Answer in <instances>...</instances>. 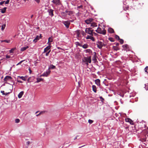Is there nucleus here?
I'll use <instances>...</instances> for the list:
<instances>
[{
	"instance_id": "nucleus-1",
	"label": "nucleus",
	"mask_w": 148,
	"mask_h": 148,
	"mask_svg": "<svg viewBox=\"0 0 148 148\" xmlns=\"http://www.w3.org/2000/svg\"><path fill=\"white\" fill-rule=\"evenodd\" d=\"M13 86L10 85L8 88V89H9V90L8 91V92H7L6 93H5L4 91H1V92L2 94L3 95H7L8 94H9L10 93L12 92V90L13 89Z\"/></svg>"
},
{
	"instance_id": "nucleus-2",
	"label": "nucleus",
	"mask_w": 148,
	"mask_h": 148,
	"mask_svg": "<svg viewBox=\"0 0 148 148\" xmlns=\"http://www.w3.org/2000/svg\"><path fill=\"white\" fill-rule=\"evenodd\" d=\"M97 33L102 34L103 35H105L106 33V31L105 29H103V30H102L101 28L100 27H98L97 29L95 31Z\"/></svg>"
},
{
	"instance_id": "nucleus-3",
	"label": "nucleus",
	"mask_w": 148,
	"mask_h": 148,
	"mask_svg": "<svg viewBox=\"0 0 148 148\" xmlns=\"http://www.w3.org/2000/svg\"><path fill=\"white\" fill-rule=\"evenodd\" d=\"M83 61L86 62V64L88 65V63H91V57H84L83 59Z\"/></svg>"
},
{
	"instance_id": "nucleus-4",
	"label": "nucleus",
	"mask_w": 148,
	"mask_h": 148,
	"mask_svg": "<svg viewBox=\"0 0 148 148\" xmlns=\"http://www.w3.org/2000/svg\"><path fill=\"white\" fill-rule=\"evenodd\" d=\"M93 30L91 28H86L85 29V32L86 33H87L92 36L93 35Z\"/></svg>"
},
{
	"instance_id": "nucleus-5",
	"label": "nucleus",
	"mask_w": 148,
	"mask_h": 148,
	"mask_svg": "<svg viewBox=\"0 0 148 148\" xmlns=\"http://www.w3.org/2000/svg\"><path fill=\"white\" fill-rule=\"evenodd\" d=\"M62 23L64 24L66 27L68 28L69 27V25L70 24V23L69 21H64L62 22Z\"/></svg>"
},
{
	"instance_id": "nucleus-6",
	"label": "nucleus",
	"mask_w": 148,
	"mask_h": 148,
	"mask_svg": "<svg viewBox=\"0 0 148 148\" xmlns=\"http://www.w3.org/2000/svg\"><path fill=\"white\" fill-rule=\"evenodd\" d=\"M97 47L99 49H101L103 46V43L102 42L98 41L97 44Z\"/></svg>"
},
{
	"instance_id": "nucleus-7",
	"label": "nucleus",
	"mask_w": 148,
	"mask_h": 148,
	"mask_svg": "<svg viewBox=\"0 0 148 148\" xmlns=\"http://www.w3.org/2000/svg\"><path fill=\"white\" fill-rule=\"evenodd\" d=\"M52 2L56 5H59L61 4L60 0H53Z\"/></svg>"
},
{
	"instance_id": "nucleus-8",
	"label": "nucleus",
	"mask_w": 148,
	"mask_h": 148,
	"mask_svg": "<svg viewBox=\"0 0 148 148\" xmlns=\"http://www.w3.org/2000/svg\"><path fill=\"white\" fill-rule=\"evenodd\" d=\"M51 71L49 70H48L47 71L44 72L42 74L40 75V76H45L47 77L50 73Z\"/></svg>"
},
{
	"instance_id": "nucleus-9",
	"label": "nucleus",
	"mask_w": 148,
	"mask_h": 148,
	"mask_svg": "<svg viewBox=\"0 0 148 148\" xmlns=\"http://www.w3.org/2000/svg\"><path fill=\"white\" fill-rule=\"evenodd\" d=\"M53 10L52 9H48L47 12L49 13V15L51 16H53L54 15L53 13Z\"/></svg>"
},
{
	"instance_id": "nucleus-10",
	"label": "nucleus",
	"mask_w": 148,
	"mask_h": 148,
	"mask_svg": "<svg viewBox=\"0 0 148 148\" xmlns=\"http://www.w3.org/2000/svg\"><path fill=\"white\" fill-rule=\"evenodd\" d=\"M93 19L91 18H89V19L85 21V22L87 24H89L92 22Z\"/></svg>"
},
{
	"instance_id": "nucleus-11",
	"label": "nucleus",
	"mask_w": 148,
	"mask_h": 148,
	"mask_svg": "<svg viewBox=\"0 0 148 148\" xmlns=\"http://www.w3.org/2000/svg\"><path fill=\"white\" fill-rule=\"evenodd\" d=\"M122 47L123 48V49L124 50L127 51L129 50V46L127 44L123 45Z\"/></svg>"
},
{
	"instance_id": "nucleus-12",
	"label": "nucleus",
	"mask_w": 148,
	"mask_h": 148,
	"mask_svg": "<svg viewBox=\"0 0 148 148\" xmlns=\"http://www.w3.org/2000/svg\"><path fill=\"white\" fill-rule=\"evenodd\" d=\"M86 38L87 39H90L91 40L93 41H95V39L92 36L88 35L86 37Z\"/></svg>"
},
{
	"instance_id": "nucleus-13",
	"label": "nucleus",
	"mask_w": 148,
	"mask_h": 148,
	"mask_svg": "<svg viewBox=\"0 0 148 148\" xmlns=\"http://www.w3.org/2000/svg\"><path fill=\"white\" fill-rule=\"evenodd\" d=\"M125 120L126 122H129L131 124H133V121L130 119L129 118H127L125 119Z\"/></svg>"
},
{
	"instance_id": "nucleus-14",
	"label": "nucleus",
	"mask_w": 148,
	"mask_h": 148,
	"mask_svg": "<svg viewBox=\"0 0 148 148\" xmlns=\"http://www.w3.org/2000/svg\"><path fill=\"white\" fill-rule=\"evenodd\" d=\"M51 44L50 43L49 44V46H47L44 49V51L43 52V53H45L47 52L48 51L50 48L51 46L50 45Z\"/></svg>"
},
{
	"instance_id": "nucleus-15",
	"label": "nucleus",
	"mask_w": 148,
	"mask_h": 148,
	"mask_svg": "<svg viewBox=\"0 0 148 148\" xmlns=\"http://www.w3.org/2000/svg\"><path fill=\"white\" fill-rule=\"evenodd\" d=\"M95 82L96 84L98 86L100 85V81L99 79H97L95 80Z\"/></svg>"
},
{
	"instance_id": "nucleus-16",
	"label": "nucleus",
	"mask_w": 148,
	"mask_h": 148,
	"mask_svg": "<svg viewBox=\"0 0 148 148\" xmlns=\"http://www.w3.org/2000/svg\"><path fill=\"white\" fill-rule=\"evenodd\" d=\"M12 79V77L8 75L7 76L5 77L4 79V81L7 82L8 80L11 79Z\"/></svg>"
},
{
	"instance_id": "nucleus-17",
	"label": "nucleus",
	"mask_w": 148,
	"mask_h": 148,
	"mask_svg": "<svg viewBox=\"0 0 148 148\" xmlns=\"http://www.w3.org/2000/svg\"><path fill=\"white\" fill-rule=\"evenodd\" d=\"M24 94L23 91H21L20 92L18 95V97L19 98H21Z\"/></svg>"
},
{
	"instance_id": "nucleus-18",
	"label": "nucleus",
	"mask_w": 148,
	"mask_h": 148,
	"mask_svg": "<svg viewBox=\"0 0 148 148\" xmlns=\"http://www.w3.org/2000/svg\"><path fill=\"white\" fill-rule=\"evenodd\" d=\"M108 31V32L110 33H113L114 32V29L111 28H109Z\"/></svg>"
},
{
	"instance_id": "nucleus-19",
	"label": "nucleus",
	"mask_w": 148,
	"mask_h": 148,
	"mask_svg": "<svg viewBox=\"0 0 148 148\" xmlns=\"http://www.w3.org/2000/svg\"><path fill=\"white\" fill-rule=\"evenodd\" d=\"M65 12L68 15H70L73 14V12L71 11H68L66 10L65 11Z\"/></svg>"
},
{
	"instance_id": "nucleus-20",
	"label": "nucleus",
	"mask_w": 148,
	"mask_h": 148,
	"mask_svg": "<svg viewBox=\"0 0 148 148\" xmlns=\"http://www.w3.org/2000/svg\"><path fill=\"white\" fill-rule=\"evenodd\" d=\"M28 48H29V47L28 46H27L25 47H22L21 48V51H24Z\"/></svg>"
},
{
	"instance_id": "nucleus-21",
	"label": "nucleus",
	"mask_w": 148,
	"mask_h": 148,
	"mask_svg": "<svg viewBox=\"0 0 148 148\" xmlns=\"http://www.w3.org/2000/svg\"><path fill=\"white\" fill-rule=\"evenodd\" d=\"M56 68L55 66L53 65V64H51L50 66V67L49 68V69H55Z\"/></svg>"
},
{
	"instance_id": "nucleus-22",
	"label": "nucleus",
	"mask_w": 148,
	"mask_h": 148,
	"mask_svg": "<svg viewBox=\"0 0 148 148\" xmlns=\"http://www.w3.org/2000/svg\"><path fill=\"white\" fill-rule=\"evenodd\" d=\"M92 88L93 91L95 92H97V88L95 86L92 85Z\"/></svg>"
},
{
	"instance_id": "nucleus-23",
	"label": "nucleus",
	"mask_w": 148,
	"mask_h": 148,
	"mask_svg": "<svg viewBox=\"0 0 148 148\" xmlns=\"http://www.w3.org/2000/svg\"><path fill=\"white\" fill-rule=\"evenodd\" d=\"M95 54L96 53H95V54L94 56L92 59V60L94 61V62H95L97 61L96 55Z\"/></svg>"
},
{
	"instance_id": "nucleus-24",
	"label": "nucleus",
	"mask_w": 148,
	"mask_h": 148,
	"mask_svg": "<svg viewBox=\"0 0 148 148\" xmlns=\"http://www.w3.org/2000/svg\"><path fill=\"white\" fill-rule=\"evenodd\" d=\"M6 9L7 8L4 7L3 9H1V12L2 13H4L5 12Z\"/></svg>"
},
{
	"instance_id": "nucleus-25",
	"label": "nucleus",
	"mask_w": 148,
	"mask_h": 148,
	"mask_svg": "<svg viewBox=\"0 0 148 148\" xmlns=\"http://www.w3.org/2000/svg\"><path fill=\"white\" fill-rule=\"evenodd\" d=\"M90 26L91 27H96L97 26V24L95 23H91V25Z\"/></svg>"
},
{
	"instance_id": "nucleus-26",
	"label": "nucleus",
	"mask_w": 148,
	"mask_h": 148,
	"mask_svg": "<svg viewBox=\"0 0 148 148\" xmlns=\"http://www.w3.org/2000/svg\"><path fill=\"white\" fill-rule=\"evenodd\" d=\"M39 37L38 36H37L36 38L34 40L33 42H36L37 40H39Z\"/></svg>"
},
{
	"instance_id": "nucleus-27",
	"label": "nucleus",
	"mask_w": 148,
	"mask_h": 148,
	"mask_svg": "<svg viewBox=\"0 0 148 148\" xmlns=\"http://www.w3.org/2000/svg\"><path fill=\"white\" fill-rule=\"evenodd\" d=\"M37 80L36 82H37V83H38L41 81L43 80V79L41 78H37Z\"/></svg>"
},
{
	"instance_id": "nucleus-28",
	"label": "nucleus",
	"mask_w": 148,
	"mask_h": 148,
	"mask_svg": "<svg viewBox=\"0 0 148 148\" xmlns=\"http://www.w3.org/2000/svg\"><path fill=\"white\" fill-rule=\"evenodd\" d=\"M82 47L83 48L86 49L88 48V45L87 44H84L83 45H82Z\"/></svg>"
},
{
	"instance_id": "nucleus-29",
	"label": "nucleus",
	"mask_w": 148,
	"mask_h": 148,
	"mask_svg": "<svg viewBox=\"0 0 148 148\" xmlns=\"http://www.w3.org/2000/svg\"><path fill=\"white\" fill-rule=\"evenodd\" d=\"M48 42H51L53 41V39L51 37H49L48 40Z\"/></svg>"
},
{
	"instance_id": "nucleus-30",
	"label": "nucleus",
	"mask_w": 148,
	"mask_h": 148,
	"mask_svg": "<svg viewBox=\"0 0 148 148\" xmlns=\"http://www.w3.org/2000/svg\"><path fill=\"white\" fill-rule=\"evenodd\" d=\"M113 47L114 50L116 51H117L119 49L116 46H114Z\"/></svg>"
},
{
	"instance_id": "nucleus-31",
	"label": "nucleus",
	"mask_w": 148,
	"mask_h": 148,
	"mask_svg": "<svg viewBox=\"0 0 148 148\" xmlns=\"http://www.w3.org/2000/svg\"><path fill=\"white\" fill-rule=\"evenodd\" d=\"M6 26V24H5L1 26V30L2 31H3L4 29Z\"/></svg>"
},
{
	"instance_id": "nucleus-32",
	"label": "nucleus",
	"mask_w": 148,
	"mask_h": 148,
	"mask_svg": "<svg viewBox=\"0 0 148 148\" xmlns=\"http://www.w3.org/2000/svg\"><path fill=\"white\" fill-rule=\"evenodd\" d=\"M111 42H113L114 41V39L112 38H109L108 39Z\"/></svg>"
},
{
	"instance_id": "nucleus-33",
	"label": "nucleus",
	"mask_w": 148,
	"mask_h": 148,
	"mask_svg": "<svg viewBox=\"0 0 148 148\" xmlns=\"http://www.w3.org/2000/svg\"><path fill=\"white\" fill-rule=\"evenodd\" d=\"M16 48H12V49H11L10 50V53H12L13 52V51H14V50L16 49Z\"/></svg>"
},
{
	"instance_id": "nucleus-34",
	"label": "nucleus",
	"mask_w": 148,
	"mask_h": 148,
	"mask_svg": "<svg viewBox=\"0 0 148 148\" xmlns=\"http://www.w3.org/2000/svg\"><path fill=\"white\" fill-rule=\"evenodd\" d=\"M3 41L4 42H7L8 43H10V40H4Z\"/></svg>"
},
{
	"instance_id": "nucleus-35",
	"label": "nucleus",
	"mask_w": 148,
	"mask_h": 148,
	"mask_svg": "<svg viewBox=\"0 0 148 148\" xmlns=\"http://www.w3.org/2000/svg\"><path fill=\"white\" fill-rule=\"evenodd\" d=\"M119 40V42L121 44H123V43L124 41L122 39H120Z\"/></svg>"
},
{
	"instance_id": "nucleus-36",
	"label": "nucleus",
	"mask_w": 148,
	"mask_h": 148,
	"mask_svg": "<svg viewBox=\"0 0 148 148\" xmlns=\"http://www.w3.org/2000/svg\"><path fill=\"white\" fill-rule=\"evenodd\" d=\"M75 43L76 45L79 46L80 47H82V45L79 42H76Z\"/></svg>"
},
{
	"instance_id": "nucleus-37",
	"label": "nucleus",
	"mask_w": 148,
	"mask_h": 148,
	"mask_svg": "<svg viewBox=\"0 0 148 148\" xmlns=\"http://www.w3.org/2000/svg\"><path fill=\"white\" fill-rule=\"evenodd\" d=\"M93 122V121L90 119H89L88 120V122L90 124H91Z\"/></svg>"
},
{
	"instance_id": "nucleus-38",
	"label": "nucleus",
	"mask_w": 148,
	"mask_h": 148,
	"mask_svg": "<svg viewBox=\"0 0 148 148\" xmlns=\"http://www.w3.org/2000/svg\"><path fill=\"white\" fill-rule=\"evenodd\" d=\"M19 77H20L21 79H22L23 80L25 81L26 80V79L24 77H23V76H21V77L19 76Z\"/></svg>"
},
{
	"instance_id": "nucleus-39",
	"label": "nucleus",
	"mask_w": 148,
	"mask_h": 148,
	"mask_svg": "<svg viewBox=\"0 0 148 148\" xmlns=\"http://www.w3.org/2000/svg\"><path fill=\"white\" fill-rule=\"evenodd\" d=\"M15 122L16 123H18L20 122V120L18 119H16L15 120Z\"/></svg>"
},
{
	"instance_id": "nucleus-40",
	"label": "nucleus",
	"mask_w": 148,
	"mask_h": 148,
	"mask_svg": "<svg viewBox=\"0 0 148 148\" xmlns=\"http://www.w3.org/2000/svg\"><path fill=\"white\" fill-rule=\"evenodd\" d=\"M115 38H116V39H118V40H119L120 39V38H119V36L117 35H116L115 36Z\"/></svg>"
},
{
	"instance_id": "nucleus-41",
	"label": "nucleus",
	"mask_w": 148,
	"mask_h": 148,
	"mask_svg": "<svg viewBox=\"0 0 148 148\" xmlns=\"http://www.w3.org/2000/svg\"><path fill=\"white\" fill-rule=\"evenodd\" d=\"M145 71L148 73V66L146 67L145 69Z\"/></svg>"
},
{
	"instance_id": "nucleus-42",
	"label": "nucleus",
	"mask_w": 148,
	"mask_h": 148,
	"mask_svg": "<svg viewBox=\"0 0 148 148\" xmlns=\"http://www.w3.org/2000/svg\"><path fill=\"white\" fill-rule=\"evenodd\" d=\"M30 142L29 141H28L26 143V144L27 146H29V145L30 144Z\"/></svg>"
},
{
	"instance_id": "nucleus-43",
	"label": "nucleus",
	"mask_w": 148,
	"mask_h": 148,
	"mask_svg": "<svg viewBox=\"0 0 148 148\" xmlns=\"http://www.w3.org/2000/svg\"><path fill=\"white\" fill-rule=\"evenodd\" d=\"M51 51V50H50L47 53H46L45 55L46 56H47L49 55V53Z\"/></svg>"
},
{
	"instance_id": "nucleus-44",
	"label": "nucleus",
	"mask_w": 148,
	"mask_h": 148,
	"mask_svg": "<svg viewBox=\"0 0 148 148\" xmlns=\"http://www.w3.org/2000/svg\"><path fill=\"white\" fill-rule=\"evenodd\" d=\"M5 2V1H2L0 2V5H2Z\"/></svg>"
},
{
	"instance_id": "nucleus-45",
	"label": "nucleus",
	"mask_w": 148,
	"mask_h": 148,
	"mask_svg": "<svg viewBox=\"0 0 148 148\" xmlns=\"http://www.w3.org/2000/svg\"><path fill=\"white\" fill-rule=\"evenodd\" d=\"M10 1L9 0H7L6 1H5V4H8L9 3Z\"/></svg>"
},
{
	"instance_id": "nucleus-46",
	"label": "nucleus",
	"mask_w": 148,
	"mask_h": 148,
	"mask_svg": "<svg viewBox=\"0 0 148 148\" xmlns=\"http://www.w3.org/2000/svg\"><path fill=\"white\" fill-rule=\"evenodd\" d=\"M10 56L9 55H6V58H7V59L9 58H10Z\"/></svg>"
},
{
	"instance_id": "nucleus-47",
	"label": "nucleus",
	"mask_w": 148,
	"mask_h": 148,
	"mask_svg": "<svg viewBox=\"0 0 148 148\" xmlns=\"http://www.w3.org/2000/svg\"><path fill=\"white\" fill-rule=\"evenodd\" d=\"M99 98L101 100V101H103L104 100V99L102 97H100Z\"/></svg>"
},
{
	"instance_id": "nucleus-48",
	"label": "nucleus",
	"mask_w": 148,
	"mask_h": 148,
	"mask_svg": "<svg viewBox=\"0 0 148 148\" xmlns=\"http://www.w3.org/2000/svg\"><path fill=\"white\" fill-rule=\"evenodd\" d=\"M90 51L91 50L90 49H88L86 50V52H90Z\"/></svg>"
},
{
	"instance_id": "nucleus-49",
	"label": "nucleus",
	"mask_w": 148,
	"mask_h": 148,
	"mask_svg": "<svg viewBox=\"0 0 148 148\" xmlns=\"http://www.w3.org/2000/svg\"><path fill=\"white\" fill-rule=\"evenodd\" d=\"M35 1L38 3H39L40 2V0H35Z\"/></svg>"
},
{
	"instance_id": "nucleus-50",
	"label": "nucleus",
	"mask_w": 148,
	"mask_h": 148,
	"mask_svg": "<svg viewBox=\"0 0 148 148\" xmlns=\"http://www.w3.org/2000/svg\"><path fill=\"white\" fill-rule=\"evenodd\" d=\"M24 60H22L19 63H18V64L17 65H18V64H21L23 62V61Z\"/></svg>"
},
{
	"instance_id": "nucleus-51",
	"label": "nucleus",
	"mask_w": 148,
	"mask_h": 148,
	"mask_svg": "<svg viewBox=\"0 0 148 148\" xmlns=\"http://www.w3.org/2000/svg\"><path fill=\"white\" fill-rule=\"evenodd\" d=\"M17 81L18 82H19V83H22V82L21 80H18Z\"/></svg>"
},
{
	"instance_id": "nucleus-52",
	"label": "nucleus",
	"mask_w": 148,
	"mask_h": 148,
	"mask_svg": "<svg viewBox=\"0 0 148 148\" xmlns=\"http://www.w3.org/2000/svg\"><path fill=\"white\" fill-rule=\"evenodd\" d=\"M115 44L116 46H118L119 45V43H116Z\"/></svg>"
},
{
	"instance_id": "nucleus-53",
	"label": "nucleus",
	"mask_w": 148,
	"mask_h": 148,
	"mask_svg": "<svg viewBox=\"0 0 148 148\" xmlns=\"http://www.w3.org/2000/svg\"><path fill=\"white\" fill-rule=\"evenodd\" d=\"M82 7V5H80V6H78V8H81Z\"/></svg>"
},
{
	"instance_id": "nucleus-54",
	"label": "nucleus",
	"mask_w": 148,
	"mask_h": 148,
	"mask_svg": "<svg viewBox=\"0 0 148 148\" xmlns=\"http://www.w3.org/2000/svg\"><path fill=\"white\" fill-rule=\"evenodd\" d=\"M82 34L83 35H84L85 34L84 33V31H83L82 33Z\"/></svg>"
},
{
	"instance_id": "nucleus-55",
	"label": "nucleus",
	"mask_w": 148,
	"mask_h": 148,
	"mask_svg": "<svg viewBox=\"0 0 148 148\" xmlns=\"http://www.w3.org/2000/svg\"><path fill=\"white\" fill-rule=\"evenodd\" d=\"M40 115V114L39 113V114H36V116H39Z\"/></svg>"
},
{
	"instance_id": "nucleus-56",
	"label": "nucleus",
	"mask_w": 148,
	"mask_h": 148,
	"mask_svg": "<svg viewBox=\"0 0 148 148\" xmlns=\"http://www.w3.org/2000/svg\"><path fill=\"white\" fill-rule=\"evenodd\" d=\"M40 115V114L39 113V114H36V116H39Z\"/></svg>"
},
{
	"instance_id": "nucleus-57",
	"label": "nucleus",
	"mask_w": 148,
	"mask_h": 148,
	"mask_svg": "<svg viewBox=\"0 0 148 148\" xmlns=\"http://www.w3.org/2000/svg\"><path fill=\"white\" fill-rule=\"evenodd\" d=\"M29 73H31L32 72V71L31 70L29 69Z\"/></svg>"
},
{
	"instance_id": "nucleus-58",
	"label": "nucleus",
	"mask_w": 148,
	"mask_h": 148,
	"mask_svg": "<svg viewBox=\"0 0 148 148\" xmlns=\"http://www.w3.org/2000/svg\"><path fill=\"white\" fill-rule=\"evenodd\" d=\"M73 20H70L69 21V22H70H70H73Z\"/></svg>"
},
{
	"instance_id": "nucleus-59",
	"label": "nucleus",
	"mask_w": 148,
	"mask_h": 148,
	"mask_svg": "<svg viewBox=\"0 0 148 148\" xmlns=\"http://www.w3.org/2000/svg\"><path fill=\"white\" fill-rule=\"evenodd\" d=\"M42 37V36L41 34H40V36H39V38H41Z\"/></svg>"
},
{
	"instance_id": "nucleus-60",
	"label": "nucleus",
	"mask_w": 148,
	"mask_h": 148,
	"mask_svg": "<svg viewBox=\"0 0 148 148\" xmlns=\"http://www.w3.org/2000/svg\"><path fill=\"white\" fill-rule=\"evenodd\" d=\"M44 112H40V114H42V113H43Z\"/></svg>"
},
{
	"instance_id": "nucleus-61",
	"label": "nucleus",
	"mask_w": 148,
	"mask_h": 148,
	"mask_svg": "<svg viewBox=\"0 0 148 148\" xmlns=\"http://www.w3.org/2000/svg\"><path fill=\"white\" fill-rule=\"evenodd\" d=\"M126 10H128V9L129 7H126Z\"/></svg>"
},
{
	"instance_id": "nucleus-62",
	"label": "nucleus",
	"mask_w": 148,
	"mask_h": 148,
	"mask_svg": "<svg viewBox=\"0 0 148 148\" xmlns=\"http://www.w3.org/2000/svg\"><path fill=\"white\" fill-rule=\"evenodd\" d=\"M33 15L32 14L31 16V18H32V17H33Z\"/></svg>"
},
{
	"instance_id": "nucleus-63",
	"label": "nucleus",
	"mask_w": 148,
	"mask_h": 148,
	"mask_svg": "<svg viewBox=\"0 0 148 148\" xmlns=\"http://www.w3.org/2000/svg\"><path fill=\"white\" fill-rule=\"evenodd\" d=\"M93 34H95V36L96 35H97V34L95 33H93Z\"/></svg>"
},
{
	"instance_id": "nucleus-64",
	"label": "nucleus",
	"mask_w": 148,
	"mask_h": 148,
	"mask_svg": "<svg viewBox=\"0 0 148 148\" xmlns=\"http://www.w3.org/2000/svg\"><path fill=\"white\" fill-rule=\"evenodd\" d=\"M77 137H75V138H74V140H75V139H77Z\"/></svg>"
}]
</instances>
